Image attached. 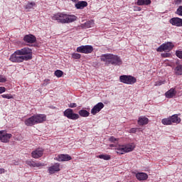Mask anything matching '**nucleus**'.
I'll return each mask as SVG.
<instances>
[{
    "mask_svg": "<svg viewBox=\"0 0 182 182\" xmlns=\"http://www.w3.org/2000/svg\"><path fill=\"white\" fill-rule=\"evenodd\" d=\"M31 59H32V50L29 48L17 50L9 58V60L13 63H21L23 60H31Z\"/></svg>",
    "mask_w": 182,
    "mask_h": 182,
    "instance_id": "1",
    "label": "nucleus"
},
{
    "mask_svg": "<svg viewBox=\"0 0 182 182\" xmlns=\"http://www.w3.org/2000/svg\"><path fill=\"white\" fill-rule=\"evenodd\" d=\"M51 19L53 21H57L58 23H72V22H75L77 19V17L74 15L57 13L52 16Z\"/></svg>",
    "mask_w": 182,
    "mask_h": 182,
    "instance_id": "2",
    "label": "nucleus"
},
{
    "mask_svg": "<svg viewBox=\"0 0 182 182\" xmlns=\"http://www.w3.org/2000/svg\"><path fill=\"white\" fill-rule=\"evenodd\" d=\"M43 122H46V115L38 114L26 119L24 121V124H26V126L32 127L35 126V124H39V123H43Z\"/></svg>",
    "mask_w": 182,
    "mask_h": 182,
    "instance_id": "3",
    "label": "nucleus"
},
{
    "mask_svg": "<svg viewBox=\"0 0 182 182\" xmlns=\"http://www.w3.org/2000/svg\"><path fill=\"white\" fill-rule=\"evenodd\" d=\"M101 60L105 62V65H122V59L119 55L113 54H104L101 56Z\"/></svg>",
    "mask_w": 182,
    "mask_h": 182,
    "instance_id": "4",
    "label": "nucleus"
},
{
    "mask_svg": "<svg viewBox=\"0 0 182 182\" xmlns=\"http://www.w3.org/2000/svg\"><path fill=\"white\" fill-rule=\"evenodd\" d=\"M109 147H115L114 150L117 154H125V153H130L133 151L136 147L134 144H129L127 145H114L109 144Z\"/></svg>",
    "mask_w": 182,
    "mask_h": 182,
    "instance_id": "5",
    "label": "nucleus"
},
{
    "mask_svg": "<svg viewBox=\"0 0 182 182\" xmlns=\"http://www.w3.org/2000/svg\"><path fill=\"white\" fill-rule=\"evenodd\" d=\"M119 81L122 83H125V85H134V83L137 82V80L131 75H121L119 77Z\"/></svg>",
    "mask_w": 182,
    "mask_h": 182,
    "instance_id": "6",
    "label": "nucleus"
},
{
    "mask_svg": "<svg viewBox=\"0 0 182 182\" xmlns=\"http://www.w3.org/2000/svg\"><path fill=\"white\" fill-rule=\"evenodd\" d=\"M174 48V44L171 42H166L161 45L157 49V52H170Z\"/></svg>",
    "mask_w": 182,
    "mask_h": 182,
    "instance_id": "7",
    "label": "nucleus"
},
{
    "mask_svg": "<svg viewBox=\"0 0 182 182\" xmlns=\"http://www.w3.org/2000/svg\"><path fill=\"white\" fill-rule=\"evenodd\" d=\"M63 114L65 117L70 119V120H77L80 118L79 114L73 112V109L70 108L65 109Z\"/></svg>",
    "mask_w": 182,
    "mask_h": 182,
    "instance_id": "8",
    "label": "nucleus"
},
{
    "mask_svg": "<svg viewBox=\"0 0 182 182\" xmlns=\"http://www.w3.org/2000/svg\"><path fill=\"white\" fill-rule=\"evenodd\" d=\"M11 137L12 134L6 133V131H0V141H1V143H9V140Z\"/></svg>",
    "mask_w": 182,
    "mask_h": 182,
    "instance_id": "9",
    "label": "nucleus"
},
{
    "mask_svg": "<svg viewBox=\"0 0 182 182\" xmlns=\"http://www.w3.org/2000/svg\"><path fill=\"white\" fill-rule=\"evenodd\" d=\"M77 52L80 53H92L93 52V47L92 46H81L77 48Z\"/></svg>",
    "mask_w": 182,
    "mask_h": 182,
    "instance_id": "10",
    "label": "nucleus"
},
{
    "mask_svg": "<svg viewBox=\"0 0 182 182\" xmlns=\"http://www.w3.org/2000/svg\"><path fill=\"white\" fill-rule=\"evenodd\" d=\"M48 170L49 174H55V173H58L60 170V164L56 163L48 167Z\"/></svg>",
    "mask_w": 182,
    "mask_h": 182,
    "instance_id": "11",
    "label": "nucleus"
},
{
    "mask_svg": "<svg viewBox=\"0 0 182 182\" xmlns=\"http://www.w3.org/2000/svg\"><path fill=\"white\" fill-rule=\"evenodd\" d=\"M105 107V104L103 102H99L96 105L93 107V108L91 109V114L95 115L97 113H99L102 109Z\"/></svg>",
    "mask_w": 182,
    "mask_h": 182,
    "instance_id": "12",
    "label": "nucleus"
},
{
    "mask_svg": "<svg viewBox=\"0 0 182 182\" xmlns=\"http://www.w3.org/2000/svg\"><path fill=\"white\" fill-rule=\"evenodd\" d=\"M33 159H39L43 156V149L38 148L33 151L31 153Z\"/></svg>",
    "mask_w": 182,
    "mask_h": 182,
    "instance_id": "13",
    "label": "nucleus"
},
{
    "mask_svg": "<svg viewBox=\"0 0 182 182\" xmlns=\"http://www.w3.org/2000/svg\"><path fill=\"white\" fill-rule=\"evenodd\" d=\"M55 160H57V161H69L72 160V156L69 154H60L55 158Z\"/></svg>",
    "mask_w": 182,
    "mask_h": 182,
    "instance_id": "14",
    "label": "nucleus"
},
{
    "mask_svg": "<svg viewBox=\"0 0 182 182\" xmlns=\"http://www.w3.org/2000/svg\"><path fill=\"white\" fill-rule=\"evenodd\" d=\"M170 23L173 26H182V19L178 17L172 18L169 21Z\"/></svg>",
    "mask_w": 182,
    "mask_h": 182,
    "instance_id": "15",
    "label": "nucleus"
},
{
    "mask_svg": "<svg viewBox=\"0 0 182 182\" xmlns=\"http://www.w3.org/2000/svg\"><path fill=\"white\" fill-rule=\"evenodd\" d=\"M24 42H27V43H35L36 42V37L32 34L26 35L23 38Z\"/></svg>",
    "mask_w": 182,
    "mask_h": 182,
    "instance_id": "16",
    "label": "nucleus"
},
{
    "mask_svg": "<svg viewBox=\"0 0 182 182\" xmlns=\"http://www.w3.org/2000/svg\"><path fill=\"white\" fill-rule=\"evenodd\" d=\"M136 177L137 178V180H139V181H144L146 180H147V178H149V175H147V173H137L136 174Z\"/></svg>",
    "mask_w": 182,
    "mask_h": 182,
    "instance_id": "17",
    "label": "nucleus"
},
{
    "mask_svg": "<svg viewBox=\"0 0 182 182\" xmlns=\"http://www.w3.org/2000/svg\"><path fill=\"white\" fill-rule=\"evenodd\" d=\"M176 93H177V92L176 91V89L171 88L169 90H168L165 93V96L166 97H167V99H171L174 97V96H176Z\"/></svg>",
    "mask_w": 182,
    "mask_h": 182,
    "instance_id": "18",
    "label": "nucleus"
},
{
    "mask_svg": "<svg viewBox=\"0 0 182 182\" xmlns=\"http://www.w3.org/2000/svg\"><path fill=\"white\" fill-rule=\"evenodd\" d=\"M149 124V118L146 117H139L138 119V124L139 126H144Z\"/></svg>",
    "mask_w": 182,
    "mask_h": 182,
    "instance_id": "19",
    "label": "nucleus"
},
{
    "mask_svg": "<svg viewBox=\"0 0 182 182\" xmlns=\"http://www.w3.org/2000/svg\"><path fill=\"white\" fill-rule=\"evenodd\" d=\"M171 123L173 124V123H175L176 124H178L180 122H181V119L178 117V114H173L171 117Z\"/></svg>",
    "mask_w": 182,
    "mask_h": 182,
    "instance_id": "20",
    "label": "nucleus"
},
{
    "mask_svg": "<svg viewBox=\"0 0 182 182\" xmlns=\"http://www.w3.org/2000/svg\"><path fill=\"white\" fill-rule=\"evenodd\" d=\"M173 73L176 76L182 75V64L178 65L174 69Z\"/></svg>",
    "mask_w": 182,
    "mask_h": 182,
    "instance_id": "21",
    "label": "nucleus"
},
{
    "mask_svg": "<svg viewBox=\"0 0 182 182\" xmlns=\"http://www.w3.org/2000/svg\"><path fill=\"white\" fill-rule=\"evenodd\" d=\"M87 6V2L86 1H78L75 4V8L77 9H83V8H86Z\"/></svg>",
    "mask_w": 182,
    "mask_h": 182,
    "instance_id": "22",
    "label": "nucleus"
},
{
    "mask_svg": "<svg viewBox=\"0 0 182 182\" xmlns=\"http://www.w3.org/2000/svg\"><path fill=\"white\" fill-rule=\"evenodd\" d=\"M93 25H95V21H90L81 24V28H83L84 29H87L89 28H92Z\"/></svg>",
    "mask_w": 182,
    "mask_h": 182,
    "instance_id": "23",
    "label": "nucleus"
},
{
    "mask_svg": "<svg viewBox=\"0 0 182 182\" xmlns=\"http://www.w3.org/2000/svg\"><path fill=\"white\" fill-rule=\"evenodd\" d=\"M151 4V0H138L136 1V5L141 6L143 5H150Z\"/></svg>",
    "mask_w": 182,
    "mask_h": 182,
    "instance_id": "24",
    "label": "nucleus"
},
{
    "mask_svg": "<svg viewBox=\"0 0 182 182\" xmlns=\"http://www.w3.org/2000/svg\"><path fill=\"white\" fill-rule=\"evenodd\" d=\"M78 116L81 117H89V114H90V113L85 109H80L78 112Z\"/></svg>",
    "mask_w": 182,
    "mask_h": 182,
    "instance_id": "25",
    "label": "nucleus"
},
{
    "mask_svg": "<svg viewBox=\"0 0 182 182\" xmlns=\"http://www.w3.org/2000/svg\"><path fill=\"white\" fill-rule=\"evenodd\" d=\"M36 5V4H35V2H28L25 6V9L31 11V9H33V6H35Z\"/></svg>",
    "mask_w": 182,
    "mask_h": 182,
    "instance_id": "26",
    "label": "nucleus"
},
{
    "mask_svg": "<svg viewBox=\"0 0 182 182\" xmlns=\"http://www.w3.org/2000/svg\"><path fill=\"white\" fill-rule=\"evenodd\" d=\"M161 123H162V124H164V125H166V126H168V125H170V124H171V119L170 117L163 119L161 120Z\"/></svg>",
    "mask_w": 182,
    "mask_h": 182,
    "instance_id": "27",
    "label": "nucleus"
},
{
    "mask_svg": "<svg viewBox=\"0 0 182 182\" xmlns=\"http://www.w3.org/2000/svg\"><path fill=\"white\" fill-rule=\"evenodd\" d=\"M98 159H102V160H110L112 159V156L109 154H100L97 156Z\"/></svg>",
    "mask_w": 182,
    "mask_h": 182,
    "instance_id": "28",
    "label": "nucleus"
},
{
    "mask_svg": "<svg viewBox=\"0 0 182 182\" xmlns=\"http://www.w3.org/2000/svg\"><path fill=\"white\" fill-rule=\"evenodd\" d=\"M54 75L57 77H62V76H63V71L60 70H57L55 71Z\"/></svg>",
    "mask_w": 182,
    "mask_h": 182,
    "instance_id": "29",
    "label": "nucleus"
},
{
    "mask_svg": "<svg viewBox=\"0 0 182 182\" xmlns=\"http://www.w3.org/2000/svg\"><path fill=\"white\" fill-rule=\"evenodd\" d=\"M109 141L111 143H117L119 141V138H115L114 136H110L109 138Z\"/></svg>",
    "mask_w": 182,
    "mask_h": 182,
    "instance_id": "30",
    "label": "nucleus"
},
{
    "mask_svg": "<svg viewBox=\"0 0 182 182\" xmlns=\"http://www.w3.org/2000/svg\"><path fill=\"white\" fill-rule=\"evenodd\" d=\"M34 167L41 168V167H45V164L41 162H35Z\"/></svg>",
    "mask_w": 182,
    "mask_h": 182,
    "instance_id": "31",
    "label": "nucleus"
},
{
    "mask_svg": "<svg viewBox=\"0 0 182 182\" xmlns=\"http://www.w3.org/2000/svg\"><path fill=\"white\" fill-rule=\"evenodd\" d=\"M4 99H14V96L11 94H4L1 95Z\"/></svg>",
    "mask_w": 182,
    "mask_h": 182,
    "instance_id": "32",
    "label": "nucleus"
},
{
    "mask_svg": "<svg viewBox=\"0 0 182 182\" xmlns=\"http://www.w3.org/2000/svg\"><path fill=\"white\" fill-rule=\"evenodd\" d=\"M26 165L29 166L30 167H35V161H33L28 160V161H26Z\"/></svg>",
    "mask_w": 182,
    "mask_h": 182,
    "instance_id": "33",
    "label": "nucleus"
},
{
    "mask_svg": "<svg viewBox=\"0 0 182 182\" xmlns=\"http://www.w3.org/2000/svg\"><path fill=\"white\" fill-rule=\"evenodd\" d=\"M176 14L182 16V6H180L176 10Z\"/></svg>",
    "mask_w": 182,
    "mask_h": 182,
    "instance_id": "34",
    "label": "nucleus"
},
{
    "mask_svg": "<svg viewBox=\"0 0 182 182\" xmlns=\"http://www.w3.org/2000/svg\"><path fill=\"white\" fill-rule=\"evenodd\" d=\"M72 58H73V59H80L81 55L79 53H74L72 54Z\"/></svg>",
    "mask_w": 182,
    "mask_h": 182,
    "instance_id": "35",
    "label": "nucleus"
},
{
    "mask_svg": "<svg viewBox=\"0 0 182 182\" xmlns=\"http://www.w3.org/2000/svg\"><path fill=\"white\" fill-rule=\"evenodd\" d=\"M176 55L177 58H179V59H182V51L181 50H176Z\"/></svg>",
    "mask_w": 182,
    "mask_h": 182,
    "instance_id": "36",
    "label": "nucleus"
},
{
    "mask_svg": "<svg viewBox=\"0 0 182 182\" xmlns=\"http://www.w3.org/2000/svg\"><path fill=\"white\" fill-rule=\"evenodd\" d=\"M6 82V78L4 75H0V83Z\"/></svg>",
    "mask_w": 182,
    "mask_h": 182,
    "instance_id": "37",
    "label": "nucleus"
},
{
    "mask_svg": "<svg viewBox=\"0 0 182 182\" xmlns=\"http://www.w3.org/2000/svg\"><path fill=\"white\" fill-rule=\"evenodd\" d=\"M165 81H158L155 83V86H161V85H164Z\"/></svg>",
    "mask_w": 182,
    "mask_h": 182,
    "instance_id": "38",
    "label": "nucleus"
},
{
    "mask_svg": "<svg viewBox=\"0 0 182 182\" xmlns=\"http://www.w3.org/2000/svg\"><path fill=\"white\" fill-rule=\"evenodd\" d=\"M49 82H50L49 79L44 80V82L43 83V86H47V85H49Z\"/></svg>",
    "mask_w": 182,
    "mask_h": 182,
    "instance_id": "39",
    "label": "nucleus"
},
{
    "mask_svg": "<svg viewBox=\"0 0 182 182\" xmlns=\"http://www.w3.org/2000/svg\"><path fill=\"white\" fill-rule=\"evenodd\" d=\"M68 107H71V108L77 107V105L76 103H70L68 105Z\"/></svg>",
    "mask_w": 182,
    "mask_h": 182,
    "instance_id": "40",
    "label": "nucleus"
},
{
    "mask_svg": "<svg viewBox=\"0 0 182 182\" xmlns=\"http://www.w3.org/2000/svg\"><path fill=\"white\" fill-rule=\"evenodd\" d=\"M6 91V88L5 87H0V95L4 93Z\"/></svg>",
    "mask_w": 182,
    "mask_h": 182,
    "instance_id": "41",
    "label": "nucleus"
},
{
    "mask_svg": "<svg viewBox=\"0 0 182 182\" xmlns=\"http://www.w3.org/2000/svg\"><path fill=\"white\" fill-rule=\"evenodd\" d=\"M137 132V128H132L129 130V133H136Z\"/></svg>",
    "mask_w": 182,
    "mask_h": 182,
    "instance_id": "42",
    "label": "nucleus"
},
{
    "mask_svg": "<svg viewBox=\"0 0 182 182\" xmlns=\"http://www.w3.org/2000/svg\"><path fill=\"white\" fill-rule=\"evenodd\" d=\"M163 56H164V58H168V56H170V53H164Z\"/></svg>",
    "mask_w": 182,
    "mask_h": 182,
    "instance_id": "43",
    "label": "nucleus"
},
{
    "mask_svg": "<svg viewBox=\"0 0 182 182\" xmlns=\"http://www.w3.org/2000/svg\"><path fill=\"white\" fill-rule=\"evenodd\" d=\"M5 173V168H0V174H4Z\"/></svg>",
    "mask_w": 182,
    "mask_h": 182,
    "instance_id": "44",
    "label": "nucleus"
},
{
    "mask_svg": "<svg viewBox=\"0 0 182 182\" xmlns=\"http://www.w3.org/2000/svg\"><path fill=\"white\" fill-rule=\"evenodd\" d=\"M73 2H77V0H71Z\"/></svg>",
    "mask_w": 182,
    "mask_h": 182,
    "instance_id": "45",
    "label": "nucleus"
},
{
    "mask_svg": "<svg viewBox=\"0 0 182 182\" xmlns=\"http://www.w3.org/2000/svg\"><path fill=\"white\" fill-rule=\"evenodd\" d=\"M138 11H141V8L138 7Z\"/></svg>",
    "mask_w": 182,
    "mask_h": 182,
    "instance_id": "46",
    "label": "nucleus"
},
{
    "mask_svg": "<svg viewBox=\"0 0 182 182\" xmlns=\"http://www.w3.org/2000/svg\"><path fill=\"white\" fill-rule=\"evenodd\" d=\"M176 2H177V3L181 2V0H177Z\"/></svg>",
    "mask_w": 182,
    "mask_h": 182,
    "instance_id": "47",
    "label": "nucleus"
}]
</instances>
